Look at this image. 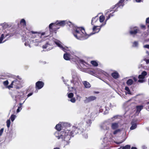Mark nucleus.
<instances>
[{"mask_svg": "<svg viewBox=\"0 0 149 149\" xmlns=\"http://www.w3.org/2000/svg\"><path fill=\"white\" fill-rule=\"evenodd\" d=\"M33 95V93H29L27 95V97H30V96L32 95Z\"/></svg>", "mask_w": 149, "mask_h": 149, "instance_id": "53", "label": "nucleus"}, {"mask_svg": "<svg viewBox=\"0 0 149 149\" xmlns=\"http://www.w3.org/2000/svg\"><path fill=\"white\" fill-rule=\"evenodd\" d=\"M55 42H56V44L64 52H66L67 51H70V52H71L70 51V49L68 47H66L63 46L62 45L61 42L59 40H56Z\"/></svg>", "mask_w": 149, "mask_h": 149, "instance_id": "12", "label": "nucleus"}, {"mask_svg": "<svg viewBox=\"0 0 149 149\" xmlns=\"http://www.w3.org/2000/svg\"><path fill=\"white\" fill-rule=\"evenodd\" d=\"M98 73L99 74H101L102 73V74L106 75L107 74V73L106 72H104V71L99 69V70H98Z\"/></svg>", "mask_w": 149, "mask_h": 149, "instance_id": "35", "label": "nucleus"}, {"mask_svg": "<svg viewBox=\"0 0 149 149\" xmlns=\"http://www.w3.org/2000/svg\"><path fill=\"white\" fill-rule=\"evenodd\" d=\"M45 32L42 33H41V36H44L45 35Z\"/></svg>", "mask_w": 149, "mask_h": 149, "instance_id": "60", "label": "nucleus"}, {"mask_svg": "<svg viewBox=\"0 0 149 149\" xmlns=\"http://www.w3.org/2000/svg\"><path fill=\"white\" fill-rule=\"evenodd\" d=\"M83 83L85 88H89L91 87V85L90 83L86 81H84Z\"/></svg>", "mask_w": 149, "mask_h": 149, "instance_id": "24", "label": "nucleus"}, {"mask_svg": "<svg viewBox=\"0 0 149 149\" xmlns=\"http://www.w3.org/2000/svg\"><path fill=\"white\" fill-rule=\"evenodd\" d=\"M4 38V35L3 34H2L1 35V36L0 38V44L4 42L5 41H4L2 42V40Z\"/></svg>", "mask_w": 149, "mask_h": 149, "instance_id": "38", "label": "nucleus"}, {"mask_svg": "<svg viewBox=\"0 0 149 149\" xmlns=\"http://www.w3.org/2000/svg\"><path fill=\"white\" fill-rule=\"evenodd\" d=\"M55 128L57 131H60L61 130H64L68 129L69 130H70L71 131L72 130V127H71V125L69 123L66 122H60V123L57 124Z\"/></svg>", "mask_w": 149, "mask_h": 149, "instance_id": "7", "label": "nucleus"}, {"mask_svg": "<svg viewBox=\"0 0 149 149\" xmlns=\"http://www.w3.org/2000/svg\"><path fill=\"white\" fill-rule=\"evenodd\" d=\"M98 21V18L97 17V15L95 17H93L92 19L91 24L92 25H94L95 23L97 21Z\"/></svg>", "mask_w": 149, "mask_h": 149, "instance_id": "23", "label": "nucleus"}, {"mask_svg": "<svg viewBox=\"0 0 149 149\" xmlns=\"http://www.w3.org/2000/svg\"><path fill=\"white\" fill-rule=\"evenodd\" d=\"M96 99V97L95 96H91L88 97H86L84 100V102L86 104L91 102Z\"/></svg>", "mask_w": 149, "mask_h": 149, "instance_id": "13", "label": "nucleus"}, {"mask_svg": "<svg viewBox=\"0 0 149 149\" xmlns=\"http://www.w3.org/2000/svg\"><path fill=\"white\" fill-rule=\"evenodd\" d=\"M56 40H58L53 39L52 40H49V41L47 42L44 45H43L42 47L43 49H46L47 51H49L53 48V45L54 43L56 44L55 41Z\"/></svg>", "mask_w": 149, "mask_h": 149, "instance_id": "9", "label": "nucleus"}, {"mask_svg": "<svg viewBox=\"0 0 149 149\" xmlns=\"http://www.w3.org/2000/svg\"><path fill=\"white\" fill-rule=\"evenodd\" d=\"M120 129L116 130L113 132V134L115 135L117 134L118 132H120Z\"/></svg>", "mask_w": 149, "mask_h": 149, "instance_id": "42", "label": "nucleus"}, {"mask_svg": "<svg viewBox=\"0 0 149 149\" xmlns=\"http://www.w3.org/2000/svg\"><path fill=\"white\" fill-rule=\"evenodd\" d=\"M124 4L123 3V2H122L121 1H119L115 5L112 6V8L114 9L116 7H117V9L119 8H122L124 6Z\"/></svg>", "mask_w": 149, "mask_h": 149, "instance_id": "18", "label": "nucleus"}, {"mask_svg": "<svg viewBox=\"0 0 149 149\" xmlns=\"http://www.w3.org/2000/svg\"><path fill=\"white\" fill-rule=\"evenodd\" d=\"M103 111V109H100V112H102Z\"/></svg>", "mask_w": 149, "mask_h": 149, "instance_id": "61", "label": "nucleus"}, {"mask_svg": "<svg viewBox=\"0 0 149 149\" xmlns=\"http://www.w3.org/2000/svg\"><path fill=\"white\" fill-rule=\"evenodd\" d=\"M89 74L93 75H94V74H95L94 72L93 71L91 70L89 71Z\"/></svg>", "mask_w": 149, "mask_h": 149, "instance_id": "50", "label": "nucleus"}, {"mask_svg": "<svg viewBox=\"0 0 149 149\" xmlns=\"http://www.w3.org/2000/svg\"><path fill=\"white\" fill-rule=\"evenodd\" d=\"M10 119L6 121V125L7 128L8 129L10 125Z\"/></svg>", "mask_w": 149, "mask_h": 149, "instance_id": "37", "label": "nucleus"}, {"mask_svg": "<svg viewBox=\"0 0 149 149\" xmlns=\"http://www.w3.org/2000/svg\"><path fill=\"white\" fill-rule=\"evenodd\" d=\"M105 111L104 112V114H106L108 113L109 109L108 107H106L105 108Z\"/></svg>", "mask_w": 149, "mask_h": 149, "instance_id": "40", "label": "nucleus"}, {"mask_svg": "<svg viewBox=\"0 0 149 149\" xmlns=\"http://www.w3.org/2000/svg\"><path fill=\"white\" fill-rule=\"evenodd\" d=\"M21 24L23 26V27H25L26 25V21L24 19H21L20 21Z\"/></svg>", "mask_w": 149, "mask_h": 149, "instance_id": "27", "label": "nucleus"}, {"mask_svg": "<svg viewBox=\"0 0 149 149\" xmlns=\"http://www.w3.org/2000/svg\"><path fill=\"white\" fill-rule=\"evenodd\" d=\"M146 22L147 23H149V17H148L146 19Z\"/></svg>", "mask_w": 149, "mask_h": 149, "instance_id": "54", "label": "nucleus"}, {"mask_svg": "<svg viewBox=\"0 0 149 149\" xmlns=\"http://www.w3.org/2000/svg\"><path fill=\"white\" fill-rule=\"evenodd\" d=\"M54 149H60L58 147H56L54 148Z\"/></svg>", "mask_w": 149, "mask_h": 149, "instance_id": "64", "label": "nucleus"}, {"mask_svg": "<svg viewBox=\"0 0 149 149\" xmlns=\"http://www.w3.org/2000/svg\"><path fill=\"white\" fill-rule=\"evenodd\" d=\"M141 27L142 28H145V26L144 25H142L141 26Z\"/></svg>", "mask_w": 149, "mask_h": 149, "instance_id": "58", "label": "nucleus"}, {"mask_svg": "<svg viewBox=\"0 0 149 149\" xmlns=\"http://www.w3.org/2000/svg\"><path fill=\"white\" fill-rule=\"evenodd\" d=\"M69 101H70L72 103H74L75 102L76 100L75 98H72L68 100Z\"/></svg>", "mask_w": 149, "mask_h": 149, "instance_id": "45", "label": "nucleus"}, {"mask_svg": "<svg viewBox=\"0 0 149 149\" xmlns=\"http://www.w3.org/2000/svg\"><path fill=\"white\" fill-rule=\"evenodd\" d=\"M130 145H127L125 146H123L122 148V149H130Z\"/></svg>", "mask_w": 149, "mask_h": 149, "instance_id": "39", "label": "nucleus"}, {"mask_svg": "<svg viewBox=\"0 0 149 149\" xmlns=\"http://www.w3.org/2000/svg\"><path fill=\"white\" fill-rule=\"evenodd\" d=\"M132 126L130 127V130H133L135 129L137 127V123L136 121L132 120L131 122Z\"/></svg>", "mask_w": 149, "mask_h": 149, "instance_id": "21", "label": "nucleus"}, {"mask_svg": "<svg viewBox=\"0 0 149 149\" xmlns=\"http://www.w3.org/2000/svg\"><path fill=\"white\" fill-rule=\"evenodd\" d=\"M16 117V116L15 115L12 114L10 118L11 119L12 121L13 122L15 120Z\"/></svg>", "mask_w": 149, "mask_h": 149, "instance_id": "36", "label": "nucleus"}, {"mask_svg": "<svg viewBox=\"0 0 149 149\" xmlns=\"http://www.w3.org/2000/svg\"><path fill=\"white\" fill-rule=\"evenodd\" d=\"M3 84L5 86H8V85L9 84V82L8 80H7L4 81L3 83Z\"/></svg>", "mask_w": 149, "mask_h": 149, "instance_id": "41", "label": "nucleus"}, {"mask_svg": "<svg viewBox=\"0 0 149 149\" xmlns=\"http://www.w3.org/2000/svg\"><path fill=\"white\" fill-rule=\"evenodd\" d=\"M91 63L94 66L96 67L98 66V64L96 61H91Z\"/></svg>", "mask_w": 149, "mask_h": 149, "instance_id": "30", "label": "nucleus"}, {"mask_svg": "<svg viewBox=\"0 0 149 149\" xmlns=\"http://www.w3.org/2000/svg\"><path fill=\"white\" fill-rule=\"evenodd\" d=\"M38 33V32L36 31H31L29 32L28 33V35L29 36V37L28 38H29L30 39V38H34L35 37H36L37 36H38V35H35V34ZM27 38H28L27 37H26Z\"/></svg>", "mask_w": 149, "mask_h": 149, "instance_id": "17", "label": "nucleus"}, {"mask_svg": "<svg viewBox=\"0 0 149 149\" xmlns=\"http://www.w3.org/2000/svg\"><path fill=\"white\" fill-rule=\"evenodd\" d=\"M1 25L2 26L3 29H6L8 26V24L6 23H4L3 24H1Z\"/></svg>", "mask_w": 149, "mask_h": 149, "instance_id": "33", "label": "nucleus"}, {"mask_svg": "<svg viewBox=\"0 0 149 149\" xmlns=\"http://www.w3.org/2000/svg\"><path fill=\"white\" fill-rule=\"evenodd\" d=\"M66 24H68L70 26L71 22H70L67 20H57L55 23H52L50 24L49 26V29H52V26H55L56 25L63 26Z\"/></svg>", "mask_w": 149, "mask_h": 149, "instance_id": "8", "label": "nucleus"}, {"mask_svg": "<svg viewBox=\"0 0 149 149\" xmlns=\"http://www.w3.org/2000/svg\"><path fill=\"white\" fill-rule=\"evenodd\" d=\"M119 127L118 123H113L111 124V127L113 130L116 129Z\"/></svg>", "mask_w": 149, "mask_h": 149, "instance_id": "22", "label": "nucleus"}, {"mask_svg": "<svg viewBox=\"0 0 149 149\" xmlns=\"http://www.w3.org/2000/svg\"><path fill=\"white\" fill-rule=\"evenodd\" d=\"M133 83V80L131 79H129L126 82V84L128 86L131 85Z\"/></svg>", "mask_w": 149, "mask_h": 149, "instance_id": "28", "label": "nucleus"}, {"mask_svg": "<svg viewBox=\"0 0 149 149\" xmlns=\"http://www.w3.org/2000/svg\"><path fill=\"white\" fill-rule=\"evenodd\" d=\"M71 75L72 79L71 80V82L74 85V88H77V86L79 85L81 78L74 70H71Z\"/></svg>", "mask_w": 149, "mask_h": 149, "instance_id": "6", "label": "nucleus"}, {"mask_svg": "<svg viewBox=\"0 0 149 149\" xmlns=\"http://www.w3.org/2000/svg\"><path fill=\"white\" fill-rule=\"evenodd\" d=\"M108 139L107 138H104L103 139V144L104 146H105L107 145V143Z\"/></svg>", "mask_w": 149, "mask_h": 149, "instance_id": "31", "label": "nucleus"}, {"mask_svg": "<svg viewBox=\"0 0 149 149\" xmlns=\"http://www.w3.org/2000/svg\"><path fill=\"white\" fill-rule=\"evenodd\" d=\"M117 11V10H114V12H113V13L112 14V13H110V14H111V15H110L111 17H112V16H113V13L114 12H115V11Z\"/></svg>", "mask_w": 149, "mask_h": 149, "instance_id": "56", "label": "nucleus"}, {"mask_svg": "<svg viewBox=\"0 0 149 149\" xmlns=\"http://www.w3.org/2000/svg\"><path fill=\"white\" fill-rule=\"evenodd\" d=\"M44 83L42 81H38L36 84V90L40 89L44 86Z\"/></svg>", "mask_w": 149, "mask_h": 149, "instance_id": "16", "label": "nucleus"}, {"mask_svg": "<svg viewBox=\"0 0 149 149\" xmlns=\"http://www.w3.org/2000/svg\"><path fill=\"white\" fill-rule=\"evenodd\" d=\"M22 79L18 76L13 78L11 84L7 86V88L10 89L11 88H14L17 89H19L22 87Z\"/></svg>", "mask_w": 149, "mask_h": 149, "instance_id": "3", "label": "nucleus"}, {"mask_svg": "<svg viewBox=\"0 0 149 149\" xmlns=\"http://www.w3.org/2000/svg\"><path fill=\"white\" fill-rule=\"evenodd\" d=\"M111 76L113 78L115 79H117L120 77L119 73L116 71L114 70L111 73Z\"/></svg>", "mask_w": 149, "mask_h": 149, "instance_id": "20", "label": "nucleus"}, {"mask_svg": "<svg viewBox=\"0 0 149 149\" xmlns=\"http://www.w3.org/2000/svg\"><path fill=\"white\" fill-rule=\"evenodd\" d=\"M68 81V80H63V81L64 83L66 85L68 86L69 85L68 84H67L66 83Z\"/></svg>", "mask_w": 149, "mask_h": 149, "instance_id": "52", "label": "nucleus"}, {"mask_svg": "<svg viewBox=\"0 0 149 149\" xmlns=\"http://www.w3.org/2000/svg\"><path fill=\"white\" fill-rule=\"evenodd\" d=\"M23 41L24 42V45L25 46H28L29 47H31L30 44H34V45L36 46H37L39 43H41L44 40H41V37L39 38L38 39H35L31 40L29 38H27L26 36L25 37H23L22 38Z\"/></svg>", "mask_w": 149, "mask_h": 149, "instance_id": "5", "label": "nucleus"}, {"mask_svg": "<svg viewBox=\"0 0 149 149\" xmlns=\"http://www.w3.org/2000/svg\"><path fill=\"white\" fill-rule=\"evenodd\" d=\"M147 73L146 71H143L141 74L139 75L138 76V78L139 80L138 81L140 83H143L144 82V81L143 79L145 77V76L147 75Z\"/></svg>", "mask_w": 149, "mask_h": 149, "instance_id": "14", "label": "nucleus"}, {"mask_svg": "<svg viewBox=\"0 0 149 149\" xmlns=\"http://www.w3.org/2000/svg\"><path fill=\"white\" fill-rule=\"evenodd\" d=\"M100 26H94L93 28L94 32L89 35L87 34L84 28L83 27H75L73 28L72 33L74 36L77 39L83 40L88 38L90 36L98 32L101 27Z\"/></svg>", "mask_w": 149, "mask_h": 149, "instance_id": "2", "label": "nucleus"}, {"mask_svg": "<svg viewBox=\"0 0 149 149\" xmlns=\"http://www.w3.org/2000/svg\"><path fill=\"white\" fill-rule=\"evenodd\" d=\"M87 123L89 125H90L91 123V120H89L88 121H87Z\"/></svg>", "mask_w": 149, "mask_h": 149, "instance_id": "48", "label": "nucleus"}, {"mask_svg": "<svg viewBox=\"0 0 149 149\" xmlns=\"http://www.w3.org/2000/svg\"><path fill=\"white\" fill-rule=\"evenodd\" d=\"M131 149H137V148L135 147H132Z\"/></svg>", "mask_w": 149, "mask_h": 149, "instance_id": "63", "label": "nucleus"}, {"mask_svg": "<svg viewBox=\"0 0 149 149\" xmlns=\"http://www.w3.org/2000/svg\"><path fill=\"white\" fill-rule=\"evenodd\" d=\"M4 129L3 128H1L0 130V136H1L3 133Z\"/></svg>", "mask_w": 149, "mask_h": 149, "instance_id": "46", "label": "nucleus"}, {"mask_svg": "<svg viewBox=\"0 0 149 149\" xmlns=\"http://www.w3.org/2000/svg\"><path fill=\"white\" fill-rule=\"evenodd\" d=\"M141 0H136V1L137 2H141Z\"/></svg>", "mask_w": 149, "mask_h": 149, "instance_id": "57", "label": "nucleus"}, {"mask_svg": "<svg viewBox=\"0 0 149 149\" xmlns=\"http://www.w3.org/2000/svg\"><path fill=\"white\" fill-rule=\"evenodd\" d=\"M104 19L105 17L103 15H101L99 17V21L100 23H102L103 22Z\"/></svg>", "mask_w": 149, "mask_h": 149, "instance_id": "32", "label": "nucleus"}, {"mask_svg": "<svg viewBox=\"0 0 149 149\" xmlns=\"http://www.w3.org/2000/svg\"><path fill=\"white\" fill-rule=\"evenodd\" d=\"M133 79L135 81H136L137 80V78H136L135 77H133Z\"/></svg>", "mask_w": 149, "mask_h": 149, "instance_id": "55", "label": "nucleus"}, {"mask_svg": "<svg viewBox=\"0 0 149 149\" xmlns=\"http://www.w3.org/2000/svg\"><path fill=\"white\" fill-rule=\"evenodd\" d=\"M143 105H138L136 107V112L139 113L143 109Z\"/></svg>", "mask_w": 149, "mask_h": 149, "instance_id": "25", "label": "nucleus"}, {"mask_svg": "<svg viewBox=\"0 0 149 149\" xmlns=\"http://www.w3.org/2000/svg\"><path fill=\"white\" fill-rule=\"evenodd\" d=\"M120 116L118 115L115 116L113 117L104 121L100 125V127L102 130H107L109 128L110 123L117 119H120Z\"/></svg>", "mask_w": 149, "mask_h": 149, "instance_id": "4", "label": "nucleus"}, {"mask_svg": "<svg viewBox=\"0 0 149 149\" xmlns=\"http://www.w3.org/2000/svg\"><path fill=\"white\" fill-rule=\"evenodd\" d=\"M125 90L126 91V93L128 94H131V92L128 87L126 86L125 88Z\"/></svg>", "mask_w": 149, "mask_h": 149, "instance_id": "34", "label": "nucleus"}, {"mask_svg": "<svg viewBox=\"0 0 149 149\" xmlns=\"http://www.w3.org/2000/svg\"><path fill=\"white\" fill-rule=\"evenodd\" d=\"M77 61L81 67H84L85 66L87 67L89 65V64L87 63L82 59L77 58Z\"/></svg>", "mask_w": 149, "mask_h": 149, "instance_id": "15", "label": "nucleus"}, {"mask_svg": "<svg viewBox=\"0 0 149 149\" xmlns=\"http://www.w3.org/2000/svg\"><path fill=\"white\" fill-rule=\"evenodd\" d=\"M129 33L130 35L134 36L137 33H141L142 32L136 26H131L130 27Z\"/></svg>", "mask_w": 149, "mask_h": 149, "instance_id": "10", "label": "nucleus"}, {"mask_svg": "<svg viewBox=\"0 0 149 149\" xmlns=\"http://www.w3.org/2000/svg\"><path fill=\"white\" fill-rule=\"evenodd\" d=\"M143 48L149 49V45H146L143 46Z\"/></svg>", "mask_w": 149, "mask_h": 149, "instance_id": "47", "label": "nucleus"}, {"mask_svg": "<svg viewBox=\"0 0 149 149\" xmlns=\"http://www.w3.org/2000/svg\"><path fill=\"white\" fill-rule=\"evenodd\" d=\"M22 109V106L21 105H19L18 106V109L17 110V113H18L19 112L20 110Z\"/></svg>", "mask_w": 149, "mask_h": 149, "instance_id": "43", "label": "nucleus"}, {"mask_svg": "<svg viewBox=\"0 0 149 149\" xmlns=\"http://www.w3.org/2000/svg\"><path fill=\"white\" fill-rule=\"evenodd\" d=\"M85 129L83 123H80L77 127L72 126L71 131L68 129L65 130V131L57 130L54 133V135L58 139H61L64 141L65 145H66L69 144L71 136L73 137L77 134H80L83 133Z\"/></svg>", "mask_w": 149, "mask_h": 149, "instance_id": "1", "label": "nucleus"}, {"mask_svg": "<svg viewBox=\"0 0 149 149\" xmlns=\"http://www.w3.org/2000/svg\"><path fill=\"white\" fill-rule=\"evenodd\" d=\"M123 142V141H121L119 142H116V143L117 144H120V143H122V142Z\"/></svg>", "mask_w": 149, "mask_h": 149, "instance_id": "59", "label": "nucleus"}, {"mask_svg": "<svg viewBox=\"0 0 149 149\" xmlns=\"http://www.w3.org/2000/svg\"><path fill=\"white\" fill-rule=\"evenodd\" d=\"M132 46L133 47H138L139 46L138 42L137 41H135L132 43Z\"/></svg>", "mask_w": 149, "mask_h": 149, "instance_id": "29", "label": "nucleus"}, {"mask_svg": "<svg viewBox=\"0 0 149 149\" xmlns=\"http://www.w3.org/2000/svg\"><path fill=\"white\" fill-rule=\"evenodd\" d=\"M99 92L98 91H95L94 92V93L95 94H98L99 93Z\"/></svg>", "mask_w": 149, "mask_h": 149, "instance_id": "62", "label": "nucleus"}, {"mask_svg": "<svg viewBox=\"0 0 149 149\" xmlns=\"http://www.w3.org/2000/svg\"><path fill=\"white\" fill-rule=\"evenodd\" d=\"M73 94L72 93H70L68 94V97L69 98H72L73 97Z\"/></svg>", "mask_w": 149, "mask_h": 149, "instance_id": "44", "label": "nucleus"}, {"mask_svg": "<svg viewBox=\"0 0 149 149\" xmlns=\"http://www.w3.org/2000/svg\"><path fill=\"white\" fill-rule=\"evenodd\" d=\"M83 136L85 138H87L88 137L87 134L86 133H84V134H83Z\"/></svg>", "mask_w": 149, "mask_h": 149, "instance_id": "49", "label": "nucleus"}, {"mask_svg": "<svg viewBox=\"0 0 149 149\" xmlns=\"http://www.w3.org/2000/svg\"><path fill=\"white\" fill-rule=\"evenodd\" d=\"M111 14H109V15L107 17V18L106 19L105 21L104 22V23H102L101 25V27H102L106 24L107 21L111 17Z\"/></svg>", "mask_w": 149, "mask_h": 149, "instance_id": "26", "label": "nucleus"}, {"mask_svg": "<svg viewBox=\"0 0 149 149\" xmlns=\"http://www.w3.org/2000/svg\"><path fill=\"white\" fill-rule=\"evenodd\" d=\"M73 54L72 52H70V53H66L64 54L63 55V58L64 59L66 60H69L71 58V55Z\"/></svg>", "mask_w": 149, "mask_h": 149, "instance_id": "19", "label": "nucleus"}, {"mask_svg": "<svg viewBox=\"0 0 149 149\" xmlns=\"http://www.w3.org/2000/svg\"><path fill=\"white\" fill-rule=\"evenodd\" d=\"M144 60L146 62L147 64L149 63V59H147L145 58L144 59Z\"/></svg>", "mask_w": 149, "mask_h": 149, "instance_id": "51", "label": "nucleus"}, {"mask_svg": "<svg viewBox=\"0 0 149 149\" xmlns=\"http://www.w3.org/2000/svg\"><path fill=\"white\" fill-rule=\"evenodd\" d=\"M12 98L15 99L16 101H17L18 100H22L24 98V93L23 92L21 91L18 92L17 95H12Z\"/></svg>", "mask_w": 149, "mask_h": 149, "instance_id": "11", "label": "nucleus"}]
</instances>
